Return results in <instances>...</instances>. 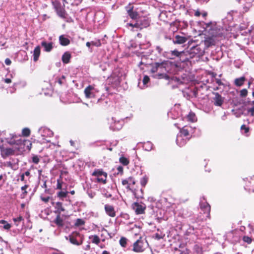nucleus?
<instances>
[{"instance_id":"5701e85b","label":"nucleus","mask_w":254,"mask_h":254,"mask_svg":"<svg viewBox=\"0 0 254 254\" xmlns=\"http://www.w3.org/2000/svg\"><path fill=\"white\" fill-rule=\"evenodd\" d=\"M41 50L40 46L36 47L33 51V60L35 62L37 61L40 55Z\"/></svg>"},{"instance_id":"1a4fd4ad","label":"nucleus","mask_w":254,"mask_h":254,"mask_svg":"<svg viewBox=\"0 0 254 254\" xmlns=\"http://www.w3.org/2000/svg\"><path fill=\"white\" fill-rule=\"evenodd\" d=\"M200 207L204 213L206 214V217H209L210 211V205L203 199L200 202Z\"/></svg>"},{"instance_id":"7ed1b4c3","label":"nucleus","mask_w":254,"mask_h":254,"mask_svg":"<svg viewBox=\"0 0 254 254\" xmlns=\"http://www.w3.org/2000/svg\"><path fill=\"white\" fill-rule=\"evenodd\" d=\"M92 175L96 177L97 182L98 183H106L107 174L101 169H95L92 173Z\"/></svg>"},{"instance_id":"9b49d317","label":"nucleus","mask_w":254,"mask_h":254,"mask_svg":"<svg viewBox=\"0 0 254 254\" xmlns=\"http://www.w3.org/2000/svg\"><path fill=\"white\" fill-rule=\"evenodd\" d=\"M132 208L136 214H140L144 213L145 209V206L144 204L135 202L132 204Z\"/></svg>"},{"instance_id":"a18cd8bd","label":"nucleus","mask_w":254,"mask_h":254,"mask_svg":"<svg viewBox=\"0 0 254 254\" xmlns=\"http://www.w3.org/2000/svg\"><path fill=\"white\" fill-rule=\"evenodd\" d=\"M248 94V91L246 89H243L240 91V96L241 97H246Z\"/></svg>"},{"instance_id":"4468645a","label":"nucleus","mask_w":254,"mask_h":254,"mask_svg":"<svg viewBox=\"0 0 254 254\" xmlns=\"http://www.w3.org/2000/svg\"><path fill=\"white\" fill-rule=\"evenodd\" d=\"M105 210L107 214L109 216L114 217L116 216V212L113 206L106 204L105 205Z\"/></svg>"},{"instance_id":"49530a36","label":"nucleus","mask_w":254,"mask_h":254,"mask_svg":"<svg viewBox=\"0 0 254 254\" xmlns=\"http://www.w3.org/2000/svg\"><path fill=\"white\" fill-rule=\"evenodd\" d=\"M32 161L35 164H38L39 162L40 159L37 155H34L32 158Z\"/></svg>"},{"instance_id":"a211bd4d","label":"nucleus","mask_w":254,"mask_h":254,"mask_svg":"<svg viewBox=\"0 0 254 254\" xmlns=\"http://www.w3.org/2000/svg\"><path fill=\"white\" fill-rule=\"evenodd\" d=\"M41 46L44 48V50L47 52H51L53 48L52 42L48 43L45 41L41 42Z\"/></svg>"},{"instance_id":"4be33fe9","label":"nucleus","mask_w":254,"mask_h":254,"mask_svg":"<svg viewBox=\"0 0 254 254\" xmlns=\"http://www.w3.org/2000/svg\"><path fill=\"white\" fill-rule=\"evenodd\" d=\"M187 40V39L183 36L177 35L175 36V39L173 42L175 44H182L185 43Z\"/></svg>"},{"instance_id":"2f4dec72","label":"nucleus","mask_w":254,"mask_h":254,"mask_svg":"<svg viewBox=\"0 0 254 254\" xmlns=\"http://www.w3.org/2000/svg\"><path fill=\"white\" fill-rule=\"evenodd\" d=\"M0 224L3 225L2 227L4 229H5L6 230H9L11 227V226L10 224H9L7 221H6L4 220H0Z\"/></svg>"},{"instance_id":"4c0bfd02","label":"nucleus","mask_w":254,"mask_h":254,"mask_svg":"<svg viewBox=\"0 0 254 254\" xmlns=\"http://www.w3.org/2000/svg\"><path fill=\"white\" fill-rule=\"evenodd\" d=\"M68 193V192L67 191H61L58 193L57 195L59 197L63 198L67 196Z\"/></svg>"},{"instance_id":"cd10ccee","label":"nucleus","mask_w":254,"mask_h":254,"mask_svg":"<svg viewBox=\"0 0 254 254\" xmlns=\"http://www.w3.org/2000/svg\"><path fill=\"white\" fill-rule=\"evenodd\" d=\"M89 239L91 240L92 243L98 245L100 242V240L99 237L97 235H92L89 236Z\"/></svg>"},{"instance_id":"e433bc0d","label":"nucleus","mask_w":254,"mask_h":254,"mask_svg":"<svg viewBox=\"0 0 254 254\" xmlns=\"http://www.w3.org/2000/svg\"><path fill=\"white\" fill-rule=\"evenodd\" d=\"M241 130L243 134H246L247 136V133L249 131V128L247 127L245 125H243L241 127Z\"/></svg>"},{"instance_id":"8fccbe9b","label":"nucleus","mask_w":254,"mask_h":254,"mask_svg":"<svg viewBox=\"0 0 254 254\" xmlns=\"http://www.w3.org/2000/svg\"><path fill=\"white\" fill-rule=\"evenodd\" d=\"M149 77L147 75L144 76L143 79V84L146 85L149 82Z\"/></svg>"},{"instance_id":"37998d69","label":"nucleus","mask_w":254,"mask_h":254,"mask_svg":"<svg viewBox=\"0 0 254 254\" xmlns=\"http://www.w3.org/2000/svg\"><path fill=\"white\" fill-rule=\"evenodd\" d=\"M30 134V130L28 128H24L22 130V134L25 136H28Z\"/></svg>"},{"instance_id":"e2e57ef3","label":"nucleus","mask_w":254,"mask_h":254,"mask_svg":"<svg viewBox=\"0 0 254 254\" xmlns=\"http://www.w3.org/2000/svg\"><path fill=\"white\" fill-rule=\"evenodd\" d=\"M195 16H199L200 15V13L199 11H196L194 13Z\"/></svg>"},{"instance_id":"f257e3e1","label":"nucleus","mask_w":254,"mask_h":254,"mask_svg":"<svg viewBox=\"0 0 254 254\" xmlns=\"http://www.w3.org/2000/svg\"><path fill=\"white\" fill-rule=\"evenodd\" d=\"M127 25L131 26L132 28H136L141 30L144 28H146L149 25V22L145 17H140L138 18L135 23H127Z\"/></svg>"},{"instance_id":"680f3d73","label":"nucleus","mask_w":254,"mask_h":254,"mask_svg":"<svg viewBox=\"0 0 254 254\" xmlns=\"http://www.w3.org/2000/svg\"><path fill=\"white\" fill-rule=\"evenodd\" d=\"M15 91V88H10L8 91L10 93H13L14 92V91Z\"/></svg>"},{"instance_id":"f704fd0d","label":"nucleus","mask_w":254,"mask_h":254,"mask_svg":"<svg viewBox=\"0 0 254 254\" xmlns=\"http://www.w3.org/2000/svg\"><path fill=\"white\" fill-rule=\"evenodd\" d=\"M119 160L120 163L124 165H127L129 163L128 160L125 157H120Z\"/></svg>"},{"instance_id":"c03bdc74","label":"nucleus","mask_w":254,"mask_h":254,"mask_svg":"<svg viewBox=\"0 0 254 254\" xmlns=\"http://www.w3.org/2000/svg\"><path fill=\"white\" fill-rule=\"evenodd\" d=\"M84 224V222L83 220L81 219H77L76 220L75 223V225L76 226H81Z\"/></svg>"},{"instance_id":"72a5a7b5","label":"nucleus","mask_w":254,"mask_h":254,"mask_svg":"<svg viewBox=\"0 0 254 254\" xmlns=\"http://www.w3.org/2000/svg\"><path fill=\"white\" fill-rule=\"evenodd\" d=\"M28 187H29V186L28 185H25L24 186H23L21 188V190L22 191V193L21 194L22 197H25V196L27 195V191L26 190Z\"/></svg>"},{"instance_id":"a19ab883","label":"nucleus","mask_w":254,"mask_h":254,"mask_svg":"<svg viewBox=\"0 0 254 254\" xmlns=\"http://www.w3.org/2000/svg\"><path fill=\"white\" fill-rule=\"evenodd\" d=\"M127 243V239L125 237H122L120 240V244L123 247H126Z\"/></svg>"},{"instance_id":"f3484780","label":"nucleus","mask_w":254,"mask_h":254,"mask_svg":"<svg viewBox=\"0 0 254 254\" xmlns=\"http://www.w3.org/2000/svg\"><path fill=\"white\" fill-rule=\"evenodd\" d=\"M55 8L58 15L62 18H64L65 15V11L64 8L62 7L59 3L55 5Z\"/></svg>"},{"instance_id":"4d7b16f0","label":"nucleus","mask_w":254,"mask_h":254,"mask_svg":"<svg viewBox=\"0 0 254 254\" xmlns=\"http://www.w3.org/2000/svg\"><path fill=\"white\" fill-rule=\"evenodd\" d=\"M117 170L119 171V172L121 173L122 174L123 172V168L122 166H119L117 168Z\"/></svg>"},{"instance_id":"0eeeda50","label":"nucleus","mask_w":254,"mask_h":254,"mask_svg":"<svg viewBox=\"0 0 254 254\" xmlns=\"http://www.w3.org/2000/svg\"><path fill=\"white\" fill-rule=\"evenodd\" d=\"M192 133L193 128L190 126H186L180 130L179 133L190 139L192 136Z\"/></svg>"},{"instance_id":"dca6fc26","label":"nucleus","mask_w":254,"mask_h":254,"mask_svg":"<svg viewBox=\"0 0 254 254\" xmlns=\"http://www.w3.org/2000/svg\"><path fill=\"white\" fill-rule=\"evenodd\" d=\"M165 54L166 56L168 58L170 59H174L176 57H179L181 53L175 50L174 51H171L169 52H166Z\"/></svg>"},{"instance_id":"774afa93","label":"nucleus","mask_w":254,"mask_h":254,"mask_svg":"<svg viewBox=\"0 0 254 254\" xmlns=\"http://www.w3.org/2000/svg\"><path fill=\"white\" fill-rule=\"evenodd\" d=\"M52 254H64L63 253H54Z\"/></svg>"},{"instance_id":"9d476101","label":"nucleus","mask_w":254,"mask_h":254,"mask_svg":"<svg viewBox=\"0 0 254 254\" xmlns=\"http://www.w3.org/2000/svg\"><path fill=\"white\" fill-rule=\"evenodd\" d=\"M14 151L15 150L12 148L0 147V154L1 157L3 158H5L8 156L14 154Z\"/></svg>"},{"instance_id":"864d4df0","label":"nucleus","mask_w":254,"mask_h":254,"mask_svg":"<svg viewBox=\"0 0 254 254\" xmlns=\"http://www.w3.org/2000/svg\"><path fill=\"white\" fill-rule=\"evenodd\" d=\"M162 65L159 64L157 67H154L152 69V71L154 72L155 71H157L159 68H161Z\"/></svg>"},{"instance_id":"338daca9","label":"nucleus","mask_w":254,"mask_h":254,"mask_svg":"<svg viewBox=\"0 0 254 254\" xmlns=\"http://www.w3.org/2000/svg\"><path fill=\"white\" fill-rule=\"evenodd\" d=\"M102 254H109V253L107 251H104L103 252Z\"/></svg>"},{"instance_id":"c756f323","label":"nucleus","mask_w":254,"mask_h":254,"mask_svg":"<svg viewBox=\"0 0 254 254\" xmlns=\"http://www.w3.org/2000/svg\"><path fill=\"white\" fill-rule=\"evenodd\" d=\"M143 147L145 150L149 151L152 149L153 144L151 142L147 141L143 144Z\"/></svg>"},{"instance_id":"69168bd1","label":"nucleus","mask_w":254,"mask_h":254,"mask_svg":"<svg viewBox=\"0 0 254 254\" xmlns=\"http://www.w3.org/2000/svg\"><path fill=\"white\" fill-rule=\"evenodd\" d=\"M156 49L157 50V51H158L159 53H161V51H162V49L161 48H160L159 47H157L156 48Z\"/></svg>"},{"instance_id":"c9c22d12","label":"nucleus","mask_w":254,"mask_h":254,"mask_svg":"<svg viewBox=\"0 0 254 254\" xmlns=\"http://www.w3.org/2000/svg\"><path fill=\"white\" fill-rule=\"evenodd\" d=\"M165 236V234H163L161 232H160V233L158 232V233H156L154 235V238L155 239L159 240L164 238Z\"/></svg>"},{"instance_id":"ea45409f","label":"nucleus","mask_w":254,"mask_h":254,"mask_svg":"<svg viewBox=\"0 0 254 254\" xmlns=\"http://www.w3.org/2000/svg\"><path fill=\"white\" fill-rule=\"evenodd\" d=\"M13 220L15 223V225L17 226L19 225L20 222L23 220V219L22 216H19L17 218H14Z\"/></svg>"},{"instance_id":"6e6d98bb","label":"nucleus","mask_w":254,"mask_h":254,"mask_svg":"<svg viewBox=\"0 0 254 254\" xmlns=\"http://www.w3.org/2000/svg\"><path fill=\"white\" fill-rule=\"evenodd\" d=\"M215 81H216V83L218 85H221L223 84L221 79H218V78H216L215 79Z\"/></svg>"},{"instance_id":"bb28decb","label":"nucleus","mask_w":254,"mask_h":254,"mask_svg":"<svg viewBox=\"0 0 254 254\" xmlns=\"http://www.w3.org/2000/svg\"><path fill=\"white\" fill-rule=\"evenodd\" d=\"M247 111L249 115L254 116V101L249 104Z\"/></svg>"},{"instance_id":"aec40b11","label":"nucleus","mask_w":254,"mask_h":254,"mask_svg":"<svg viewBox=\"0 0 254 254\" xmlns=\"http://www.w3.org/2000/svg\"><path fill=\"white\" fill-rule=\"evenodd\" d=\"M112 122H114V124H113L112 123L111 127L113 128L114 130H119L122 127V124L120 122V121H116L114 118H112Z\"/></svg>"},{"instance_id":"bf43d9fd","label":"nucleus","mask_w":254,"mask_h":254,"mask_svg":"<svg viewBox=\"0 0 254 254\" xmlns=\"http://www.w3.org/2000/svg\"><path fill=\"white\" fill-rule=\"evenodd\" d=\"M20 180L22 182L25 181V176L23 174L20 176Z\"/></svg>"},{"instance_id":"b1692460","label":"nucleus","mask_w":254,"mask_h":254,"mask_svg":"<svg viewBox=\"0 0 254 254\" xmlns=\"http://www.w3.org/2000/svg\"><path fill=\"white\" fill-rule=\"evenodd\" d=\"M55 207V209H56V212L58 213V214H60L62 212L64 211V208L63 206L62 203L61 202H56Z\"/></svg>"},{"instance_id":"09e8293b","label":"nucleus","mask_w":254,"mask_h":254,"mask_svg":"<svg viewBox=\"0 0 254 254\" xmlns=\"http://www.w3.org/2000/svg\"><path fill=\"white\" fill-rule=\"evenodd\" d=\"M62 184L63 182L61 180H58L57 189L61 190L62 189Z\"/></svg>"},{"instance_id":"603ef678","label":"nucleus","mask_w":254,"mask_h":254,"mask_svg":"<svg viewBox=\"0 0 254 254\" xmlns=\"http://www.w3.org/2000/svg\"><path fill=\"white\" fill-rule=\"evenodd\" d=\"M50 197L49 196H48V197H41V199H42V201H43L44 202H47L49 201V199H50Z\"/></svg>"},{"instance_id":"f8f14e48","label":"nucleus","mask_w":254,"mask_h":254,"mask_svg":"<svg viewBox=\"0 0 254 254\" xmlns=\"http://www.w3.org/2000/svg\"><path fill=\"white\" fill-rule=\"evenodd\" d=\"M189 140V139L187 137H184L180 133L178 134L177 136L176 143L180 147L184 146Z\"/></svg>"},{"instance_id":"a878e982","label":"nucleus","mask_w":254,"mask_h":254,"mask_svg":"<svg viewBox=\"0 0 254 254\" xmlns=\"http://www.w3.org/2000/svg\"><path fill=\"white\" fill-rule=\"evenodd\" d=\"M60 44L63 46H67L69 44V40L63 35H61L59 37Z\"/></svg>"},{"instance_id":"473e14b6","label":"nucleus","mask_w":254,"mask_h":254,"mask_svg":"<svg viewBox=\"0 0 254 254\" xmlns=\"http://www.w3.org/2000/svg\"><path fill=\"white\" fill-rule=\"evenodd\" d=\"M148 178L147 176H146V175L143 176L142 178L140 179V183L142 187H145L148 182Z\"/></svg>"},{"instance_id":"2eb2a0df","label":"nucleus","mask_w":254,"mask_h":254,"mask_svg":"<svg viewBox=\"0 0 254 254\" xmlns=\"http://www.w3.org/2000/svg\"><path fill=\"white\" fill-rule=\"evenodd\" d=\"M191 52L194 54L198 55L197 56L199 57L203 55L204 51L200 46L197 45L191 48Z\"/></svg>"},{"instance_id":"20e7f679","label":"nucleus","mask_w":254,"mask_h":254,"mask_svg":"<svg viewBox=\"0 0 254 254\" xmlns=\"http://www.w3.org/2000/svg\"><path fill=\"white\" fill-rule=\"evenodd\" d=\"M145 243L147 244V241H144L140 238L133 244V251L136 253L143 252L145 249L144 247Z\"/></svg>"},{"instance_id":"58836bf2","label":"nucleus","mask_w":254,"mask_h":254,"mask_svg":"<svg viewBox=\"0 0 254 254\" xmlns=\"http://www.w3.org/2000/svg\"><path fill=\"white\" fill-rule=\"evenodd\" d=\"M174 254H188V253L187 250L183 251L178 248H176L175 249Z\"/></svg>"},{"instance_id":"6ab92c4d","label":"nucleus","mask_w":254,"mask_h":254,"mask_svg":"<svg viewBox=\"0 0 254 254\" xmlns=\"http://www.w3.org/2000/svg\"><path fill=\"white\" fill-rule=\"evenodd\" d=\"M59 228L63 227L64 225V222L63 218H61L60 214H58L55 219L53 221Z\"/></svg>"},{"instance_id":"39448f33","label":"nucleus","mask_w":254,"mask_h":254,"mask_svg":"<svg viewBox=\"0 0 254 254\" xmlns=\"http://www.w3.org/2000/svg\"><path fill=\"white\" fill-rule=\"evenodd\" d=\"M135 181L132 177H129L122 181V184L126 188L131 191H133V186L135 184Z\"/></svg>"},{"instance_id":"de8ad7c7","label":"nucleus","mask_w":254,"mask_h":254,"mask_svg":"<svg viewBox=\"0 0 254 254\" xmlns=\"http://www.w3.org/2000/svg\"><path fill=\"white\" fill-rule=\"evenodd\" d=\"M243 241L248 244H250L252 242V239L248 236H244L243 237Z\"/></svg>"},{"instance_id":"5fc2aeb1","label":"nucleus","mask_w":254,"mask_h":254,"mask_svg":"<svg viewBox=\"0 0 254 254\" xmlns=\"http://www.w3.org/2000/svg\"><path fill=\"white\" fill-rule=\"evenodd\" d=\"M11 62L9 59L7 58L5 60V64L6 65H10L11 64Z\"/></svg>"},{"instance_id":"412c9836","label":"nucleus","mask_w":254,"mask_h":254,"mask_svg":"<svg viewBox=\"0 0 254 254\" xmlns=\"http://www.w3.org/2000/svg\"><path fill=\"white\" fill-rule=\"evenodd\" d=\"M246 80V78L244 76H242L239 78H236L234 80V84L237 87H241L244 84Z\"/></svg>"},{"instance_id":"c85d7f7f","label":"nucleus","mask_w":254,"mask_h":254,"mask_svg":"<svg viewBox=\"0 0 254 254\" xmlns=\"http://www.w3.org/2000/svg\"><path fill=\"white\" fill-rule=\"evenodd\" d=\"M188 121L194 122L196 121V118L194 113L190 112L187 116Z\"/></svg>"},{"instance_id":"423d86ee","label":"nucleus","mask_w":254,"mask_h":254,"mask_svg":"<svg viewBox=\"0 0 254 254\" xmlns=\"http://www.w3.org/2000/svg\"><path fill=\"white\" fill-rule=\"evenodd\" d=\"M84 92L86 98H91L95 97L98 91L94 85H89L85 88Z\"/></svg>"},{"instance_id":"f03ea898","label":"nucleus","mask_w":254,"mask_h":254,"mask_svg":"<svg viewBox=\"0 0 254 254\" xmlns=\"http://www.w3.org/2000/svg\"><path fill=\"white\" fill-rule=\"evenodd\" d=\"M69 242L73 245L79 246L82 244L83 236L78 232H73L68 236Z\"/></svg>"},{"instance_id":"6e6552de","label":"nucleus","mask_w":254,"mask_h":254,"mask_svg":"<svg viewBox=\"0 0 254 254\" xmlns=\"http://www.w3.org/2000/svg\"><path fill=\"white\" fill-rule=\"evenodd\" d=\"M17 137V135L15 134H9L8 136L5 138V140L9 145H20L22 140L21 139L16 140Z\"/></svg>"},{"instance_id":"393cba45","label":"nucleus","mask_w":254,"mask_h":254,"mask_svg":"<svg viewBox=\"0 0 254 254\" xmlns=\"http://www.w3.org/2000/svg\"><path fill=\"white\" fill-rule=\"evenodd\" d=\"M71 58V55L69 52H65L62 56V61L64 64H67L69 62Z\"/></svg>"},{"instance_id":"13d9d810","label":"nucleus","mask_w":254,"mask_h":254,"mask_svg":"<svg viewBox=\"0 0 254 254\" xmlns=\"http://www.w3.org/2000/svg\"><path fill=\"white\" fill-rule=\"evenodd\" d=\"M4 82L6 83H10L11 82V80L10 78H6L4 79Z\"/></svg>"},{"instance_id":"3c124183","label":"nucleus","mask_w":254,"mask_h":254,"mask_svg":"<svg viewBox=\"0 0 254 254\" xmlns=\"http://www.w3.org/2000/svg\"><path fill=\"white\" fill-rule=\"evenodd\" d=\"M92 45L99 47L101 46V42L100 40H98L97 42L92 41Z\"/></svg>"},{"instance_id":"ddd939ff","label":"nucleus","mask_w":254,"mask_h":254,"mask_svg":"<svg viewBox=\"0 0 254 254\" xmlns=\"http://www.w3.org/2000/svg\"><path fill=\"white\" fill-rule=\"evenodd\" d=\"M214 94V104L216 106H221L223 103L224 98L218 93H215Z\"/></svg>"},{"instance_id":"0e129e2a","label":"nucleus","mask_w":254,"mask_h":254,"mask_svg":"<svg viewBox=\"0 0 254 254\" xmlns=\"http://www.w3.org/2000/svg\"><path fill=\"white\" fill-rule=\"evenodd\" d=\"M86 46H87V47H89H89H90V46L91 45H92V41H91V42H87L86 43Z\"/></svg>"},{"instance_id":"79ce46f5","label":"nucleus","mask_w":254,"mask_h":254,"mask_svg":"<svg viewBox=\"0 0 254 254\" xmlns=\"http://www.w3.org/2000/svg\"><path fill=\"white\" fill-rule=\"evenodd\" d=\"M43 130H44V132H45V134H42V136L43 137H45L46 136V134H47V135L49 136H52L53 134V132L51 130H50L49 129L45 128Z\"/></svg>"},{"instance_id":"052dcab7","label":"nucleus","mask_w":254,"mask_h":254,"mask_svg":"<svg viewBox=\"0 0 254 254\" xmlns=\"http://www.w3.org/2000/svg\"><path fill=\"white\" fill-rule=\"evenodd\" d=\"M23 174L24 176H26L28 177V176H30V172H29V171H27L25 172L24 173H23Z\"/></svg>"},{"instance_id":"7c9ffc66","label":"nucleus","mask_w":254,"mask_h":254,"mask_svg":"<svg viewBox=\"0 0 254 254\" xmlns=\"http://www.w3.org/2000/svg\"><path fill=\"white\" fill-rule=\"evenodd\" d=\"M127 13L129 16L132 19H136L137 18L138 14L136 12L133 11L132 9L127 10Z\"/></svg>"}]
</instances>
